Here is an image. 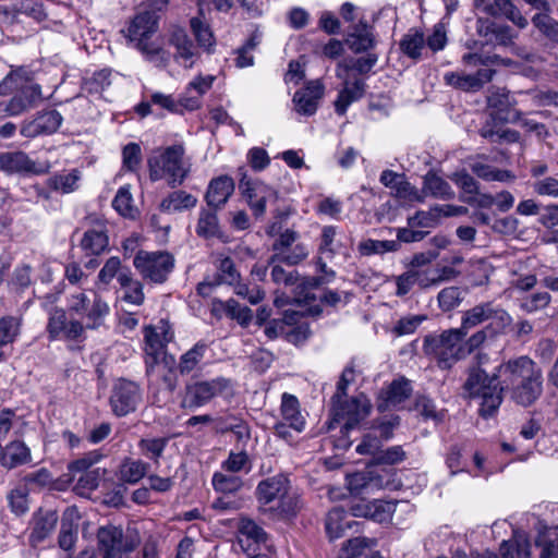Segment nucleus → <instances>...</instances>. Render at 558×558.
<instances>
[{
  "label": "nucleus",
  "instance_id": "nucleus-59",
  "mask_svg": "<svg viewBox=\"0 0 558 558\" xmlns=\"http://www.w3.org/2000/svg\"><path fill=\"white\" fill-rule=\"evenodd\" d=\"M480 34L482 35H488L492 34L495 37V40L498 45L501 46H509L512 44V39L514 38V34L512 33V29L508 25H499L496 23H488L485 26V29L481 27L478 29Z\"/></svg>",
  "mask_w": 558,
  "mask_h": 558
},
{
  "label": "nucleus",
  "instance_id": "nucleus-15",
  "mask_svg": "<svg viewBox=\"0 0 558 558\" xmlns=\"http://www.w3.org/2000/svg\"><path fill=\"white\" fill-rule=\"evenodd\" d=\"M542 368L536 365L529 375L513 387L508 393L510 399L522 407H531L542 396L544 390Z\"/></svg>",
  "mask_w": 558,
  "mask_h": 558
},
{
  "label": "nucleus",
  "instance_id": "nucleus-13",
  "mask_svg": "<svg viewBox=\"0 0 558 558\" xmlns=\"http://www.w3.org/2000/svg\"><path fill=\"white\" fill-rule=\"evenodd\" d=\"M536 365L537 363L527 355H520L500 363L496 367V375L499 376L502 393L513 389Z\"/></svg>",
  "mask_w": 558,
  "mask_h": 558
},
{
  "label": "nucleus",
  "instance_id": "nucleus-46",
  "mask_svg": "<svg viewBox=\"0 0 558 558\" xmlns=\"http://www.w3.org/2000/svg\"><path fill=\"white\" fill-rule=\"evenodd\" d=\"M365 57H361L357 59L351 58L350 60H344L340 62L337 66V71L342 72L344 74L350 71H355L359 74H367L377 63L378 56L377 53L366 52Z\"/></svg>",
  "mask_w": 558,
  "mask_h": 558
},
{
  "label": "nucleus",
  "instance_id": "nucleus-62",
  "mask_svg": "<svg viewBox=\"0 0 558 558\" xmlns=\"http://www.w3.org/2000/svg\"><path fill=\"white\" fill-rule=\"evenodd\" d=\"M462 291L458 287H448L438 293V304L442 311H451L462 301Z\"/></svg>",
  "mask_w": 558,
  "mask_h": 558
},
{
  "label": "nucleus",
  "instance_id": "nucleus-31",
  "mask_svg": "<svg viewBox=\"0 0 558 558\" xmlns=\"http://www.w3.org/2000/svg\"><path fill=\"white\" fill-rule=\"evenodd\" d=\"M412 392L410 380L405 378L395 379L385 391L381 392L383 403L378 404V409L386 410L396 407L405 401Z\"/></svg>",
  "mask_w": 558,
  "mask_h": 558
},
{
  "label": "nucleus",
  "instance_id": "nucleus-4",
  "mask_svg": "<svg viewBox=\"0 0 558 558\" xmlns=\"http://www.w3.org/2000/svg\"><path fill=\"white\" fill-rule=\"evenodd\" d=\"M464 393L472 399H481L480 414L483 417L492 416L502 402V388L496 369L489 375L478 365L468 369V377L463 385Z\"/></svg>",
  "mask_w": 558,
  "mask_h": 558
},
{
  "label": "nucleus",
  "instance_id": "nucleus-45",
  "mask_svg": "<svg viewBox=\"0 0 558 558\" xmlns=\"http://www.w3.org/2000/svg\"><path fill=\"white\" fill-rule=\"evenodd\" d=\"M58 522V514L56 511L41 512L35 520V525L32 530L31 538L36 542L44 541L54 530Z\"/></svg>",
  "mask_w": 558,
  "mask_h": 558
},
{
  "label": "nucleus",
  "instance_id": "nucleus-61",
  "mask_svg": "<svg viewBox=\"0 0 558 558\" xmlns=\"http://www.w3.org/2000/svg\"><path fill=\"white\" fill-rule=\"evenodd\" d=\"M20 332V319L13 316L0 319V347L12 343Z\"/></svg>",
  "mask_w": 558,
  "mask_h": 558
},
{
  "label": "nucleus",
  "instance_id": "nucleus-3",
  "mask_svg": "<svg viewBox=\"0 0 558 558\" xmlns=\"http://www.w3.org/2000/svg\"><path fill=\"white\" fill-rule=\"evenodd\" d=\"M159 16L154 12H138L130 22L126 37L135 43V47L145 54L146 59L158 68H165L170 54L159 44L150 40L158 29Z\"/></svg>",
  "mask_w": 558,
  "mask_h": 558
},
{
  "label": "nucleus",
  "instance_id": "nucleus-42",
  "mask_svg": "<svg viewBox=\"0 0 558 558\" xmlns=\"http://www.w3.org/2000/svg\"><path fill=\"white\" fill-rule=\"evenodd\" d=\"M217 209H205L199 211V218L196 226V233L198 236L209 239L220 236V227L218 217L216 214Z\"/></svg>",
  "mask_w": 558,
  "mask_h": 558
},
{
  "label": "nucleus",
  "instance_id": "nucleus-19",
  "mask_svg": "<svg viewBox=\"0 0 558 558\" xmlns=\"http://www.w3.org/2000/svg\"><path fill=\"white\" fill-rule=\"evenodd\" d=\"M49 168V163H37L24 151L0 154V169L7 173L44 174L48 172Z\"/></svg>",
  "mask_w": 558,
  "mask_h": 558
},
{
  "label": "nucleus",
  "instance_id": "nucleus-25",
  "mask_svg": "<svg viewBox=\"0 0 558 558\" xmlns=\"http://www.w3.org/2000/svg\"><path fill=\"white\" fill-rule=\"evenodd\" d=\"M495 70L480 69L475 74H462L458 72H448L444 75L446 84L460 88L462 90H478L484 84L490 82Z\"/></svg>",
  "mask_w": 558,
  "mask_h": 558
},
{
  "label": "nucleus",
  "instance_id": "nucleus-22",
  "mask_svg": "<svg viewBox=\"0 0 558 558\" xmlns=\"http://www.w3.org/2000/svg\"><path fill=\"white\" fill-rule=\"evenodd\" d=\"M513 102L510 99L509 92L506 89L493 90L487 97V106L490 109L489 117L493 121L504 123H517L522 113L512 109Z\"/></svg>",
  "mask_w": 558,
  "mask_h": 558
},
{
  "label": "nucleus",
  "instance_id": "nucleus-16",
  "mask_svg": "<svg viewBox=\"0 0 558 558\" xmlns=\"http://www.w3.org/2000/svg\"><path fill=\"white\" fill-rule=\"evenodd\" d=\"M161 332H159L156 327H146L145 328V366L146 374L148 376L155 374L156 368L159 366V360L162 355V351L165 350L166 343L172 340L173 335L167 330L165 326L159 327Z\"/></svg>",
  "mask_w": 558,
  "mask_h": 558
},
{
  "label": "nucleus",
  "instance_id": "nucleus-33",
  "mask_svg": "<svg viewBox=\"0 0 558 558\" xmlns=\"http://www.w3.org/2000/svg\"><path fill=\"white\" fill-rule=\"evenodd\" d=\"M423 192L442 201L453 199L456 195L450 184L433 171H428L424 177Z\"/></svg>",
  "mask_w": 558,
  "mask_h": 558
},
{
  "label": "nucleus",
  "instance_id": "nucleus-10",
  "mask_svg": "<svg viewBox=\"0 0 558 558\" xmlns=\"http://www.w3.org/2000/svg\"><path fill=\"white\" fill-rule=\"evenodd\" d=\"M133 264L145 279L162 283L174 267V258L166 252L141 251L135 255Z\"/></svg>",
  "mask_w": 558,
  "mask_h": 558
},
{
  "label": "nucleus",
  "instance_id": "nucleus-6",
  "mask_svg": "<svg viewBox=\"0 0 558 558\" xmlns=\"http://www.w3.org/2000/svg\"><path fill=\"white\" fill-rule=\"evenodd\" d=\"M68 311L70 315L78 317L85 330L102 326L110 308L97 293L80 291L68 298Z\"/></svg>",
  "mask_w": 558,
  "mask_h": 558
},
{
  "label": "nucleus",
  "instance_id": "nucleus-63",
  "mask_svg": "<svg viewBox=\"0 0 558 558\" xmlns=\"http://www.w3.org/2000/svg\"><path fill=\"white\" fill-rule=\"evenodd\" d=\"M190 24L198 45L206 50H209V48L215 44V39L209 27L197 17L191 19Z\"/></svg>",
  "mask_w": 558,
  "mask_h": 558
},
{
  "label": "nucleus",
  "instance_id": "nucleus-50",
  "mask_svg": "<svg viewBox=\"0 0 558 558\" xmlns=\"http://www.w3.org/2000/svg\"><path fill=\"white\" fill-rule=\"evenodd\" d=\"M106 470L100 468H94L93 470H89L88 472L81 474L74 482H76L74 486V490L81 495L84 496L93 490H95L101 481V478L105 476Z\"/></svg>",
  "mask_w": 558,
  "mask_h": 558
},
{
  "label": "nucleus",
  "instance_id": "nucleus-53",
  "mask_svg": "<svg viewBox=\"0 0 558 558\" xmlns=\"http://www.w3.org/2000/svg\"><path fill=\"white\" fill-rule=\"evenodd\" d=\"M221 469L229 473H239L251 471V461L245 449L241 448L239 452L231 451L228 458L221 463Z\"/></svg>",
  "mask_w": 558,
  "mask_h": 558
},
{
  "label": "nucleus",
  "instance_id": "nucleus-48",
  "mask_svg": "<svg viewBox=\"0 0 558 558\" xmlns=\"http://www.w3.org/2000/svg\"><path fill=\"white\" fill-rule=\"evenodd\" d=\"M214 489L221 494H234L243 487V480L235 473L216 472L213 475Z\"/></svg>",
  "mask_w": 558,
  "mask_h": 558
},
{
  "label": "nucleus",
  "instance_id": "nucleus-34",
  "mask_svg": "<svg viewBox=\"0 0 558 558\" xmlns=\"http://www.w3.org/2000/svg\"><path fill=\"white\" fill-rule=\"evenodd\" d=\"M102 454L98 450H93L85 453L83 457L70 462L68 464V473L63 476L66 477V483L74 482L81 474L93 470V466L100 461Z\"/></svg>",
  "mask_w": 558,
  "mask_h": 558
},
{
  "label": "nucleus",
  "instance_id": "nucleus-30",
  "mask_svg": "<svg viewBox=\"0 0 558 558\" xmlns=\"http://www.w3.org/2000/svg\"><path fill=\"white\" fill-rule=\"evenodd\" d=\"M32 462L31 449L21 440L9 442L2 450L1 465L8 470Z\"/></svg>",
  "mask_w": 558,
  "mask_h": 558
},
{
  "label": "nucleus",
  "instance_id": "nucleus-9",
  "mask_svg": "<svg viewBox=\"0 0 558 558\" xmlns=\"http://www.w3.org/2000/svg\"><path fill=\"white\" fill-rule=\"evenodd\" d=\"M331 411L336 422H343V429L349 430L356 427L361 421L365 420L372 409L367 397L360 393L351 399L331 398Z\"/></svg>",
  "mask_w": 558,
  "mask_h": 558
},
{
  "label": "nucleus",
  "instance_id": "nucleus-39",
  "mask_svg": "<svg viewBox=\"0 0 558 558\" xmlns=\"http://www.w3.org/2000/svg\"><path fill=\"white\" fill-rule=\"evenodd\" d=\"M239 532L242 536L246 538L247 545H244V539H240L241 546L244 550H248L251 547V543L253 544H262L267 539V534L255 521L250 518H241L239 522Z\"/></svg>",
  "mask_w": 558,
  "mask_h": 558
},
{
  "label": "nucleus",
  "instance_id": "nucleus-36",
  "mask_svg": "<svg viewBox=\"0 0 558 558\" xmlns=\"http://www.w3.org/2000/svg\"><path fill=\"white\" fill-rule=\"evenodd\" d=\"M196 204L197 198L194 195L180 190L174 191L165 197L160 203V209L167 213L182 211L194 208Z\"/></svg>",
  "mask_w": 558,
  "mask_h": 558
},
{
  "label": "nucleus",
  "instance_id": "nucleus-54",
  "mask_svg": "<svg viewBox=\"0 0 558 558\" xmlns=\"http://www.w3.org/2000/svg\"><path fill=\"white\" fill-rule=\"evenodd\" d=\"M221 307L226 311V314L235 319L240 325L247 326L252 318V310L246 306H241L235 300L230 299L226 302L218 301Z\"/></svg>",
  "mask_w": 558,
  "mask_h": 558
},
{
  "label": "nucleus",
  "instance_id": "nucleus-20",
  "mask_svg": "<svg viewBox=\"0 0 558 558\" xmlns=\"http://www.w3.org/2000/svg\"><path fill=\"white\" fill-rule=\"evenodd\" d=\"M62 120V116L54 109L38 112L33 120L23 122L21 134L28 138L53 134Z\"/></svg>",
  "mask_w": 558,
  "mask_h": 558
},
{
  "label": "nucleus",
  "instance_id": "nucleus-5",
  "mask_svg": "<svg viewBox=\"0 0 558 558\" xmlns=\"http://www.w3.org/2000/svg\"><path fill=\"white\" fill-rule=\"evenodd\" d=\"M466 331L451 328L440 335H428L424 339L423 350L427 355L434 356L440 368H450L458 361L465 359L462 340Z\"/></svg>",
  "mask_w": 558,
  "mask_h": 558
},
{
  "label": "nucleus",
  "instance_id": "nucleus-29",
  "mask_svg": "<svg viewBox=\"0 0 558 558\" xmlns=\"http://www.w3.org/2000/svg\"><path fill=\"white\" fill-rule=\"evenodd\" d=\"M169 44L177 50L174 58L182 60L185 68H191L194 64L195 47L183 28L174 27L171 31Z\"/></svg>",
  "mask_w": 558,
  "mask_h": 558
},
{
  "label": "nucleus",
  "instance_id": "nucleus-40",
  "mask_svg": "<svg viewBox=\"0 0 558 558\" xmlns=\"http://www.w3.org/2000/svg\"><path fill=\"white\" fill-rule=\"evenodd\" d=\"M262 41V34L259 31H254L250 38L235 50L234 63L238 68H248L254 64V52Z\"/></svg>",
  "mask_w": 558,
  "mask_h": 558
},
{
  "label": "nucleus",
  "instance_id": "nucleus-52",
  "mask_svg": "<svg viewBox=\"0 0 558 558\" xmlns=\"http://www.w3.org/2000/svg\"><path fill=\"white\" fill-rule=\"evenodd\" d=\"M376 546L374 538L355 537L344 543L341 548V558H360L364 555L366 549H371Z\"/></svg>",
  "mask_w": 558,
  "mask_h": 558
},
{
  "label": "nucleus",
  "instance_id": "nucleus-26",
  "mask_svg": "<svg viewBox=\"0 0 558 558\" xmlns=\"http://www.w3.org/2000/svg\"><path fill=\"white\" fill-rule=\"evenodd\" d=\"M324 85L319 81H312L303 89L295 92L293 96L295 110L304 116H313L324 96Z\"/></svg>",
  "mask_w": 558,
  "mask_h": 558
},
{
  "label": "nucleus",
  "instance_id": "nucleus-51",
  "mask_svg": "<svg viewBox=\"0 0 558 558\" xmlns=\"http://www.w3.org/2000/svg\"><path fill=\"white\" fill-rule=\"evenodd\" d=\"M308 254L310 252L307 246L303 243H298L294 246L287 248L284 252L274 254L269 259V264L278 262L289 266H294L306 259Z\"/></svg>",
  "mask_w": 558,
  "mask_h": 558
},
{
  "label": "nucleus",
  "instance_id": "nucleus-28",
  "mask_svg": "<svg viewBox=\"0 0 558 558\" xmlns=\"http://www.w3.org/2000/svg\"><path fill=\"white\" fill-rule=\"evenodd\" d=\"M280 413L282 422L288 423L291 429L302 433L305 429L306 420L300 409L298 398L291 393L284 392L281 397Z\"/></svg>",
  "mask_w": 558,
  "mask_h": 558
},
{
  "label": "nucleus",
  "instance_id": "nucleus-57",
  "mask_svg": "<svg viewBox=\"0 0 558 558\" xmlns=\"http://www.w3.org/2000/svg\"><path fill=\"white\" fill-rule=\"evenodd\" d=\"M494 7L498 13L505 15L519 28H525L527 26V20L510 0H495Z\"/></svg>",
  "mask_w": 558,
  "mask_h": 558
},
{
  "label": "nucleus",
  "instance_id": "nucleus-7",
  "mask_svg": "<svg viewBox=\"0 0 558 558\" xmlns=\"http://www.w3.org/2000/svg\"><path fill=\"white\" fill-rule=\"evenodd\" d=\"M486 322H489L487 330L492 333H501L511 325L512 318L505 308L488 301L465 311L462 315L461 328L468 332L469 329Z\"/></svg>",
  "mask_w": 558,
  "mask_h": 558
},
{
  "label": "nucleus",
  "instance_id": "nucleus-21",
  "mask_svg": "<svg viewBox=\"0 0 558 558\" xmlns=\"http://www.w3.org/2000/svg\"><path fill=\"white\" fill-rule=\"evenodd\" d=\"M338 78L343 81L337 99L333 101L335 111L338 116H344L348 108L355 101L362 99L366 93V83L362 78L349 80L342 72L337 71Z\"/></svg>",
  "mask_w": 558,
  "mask_h": 558
},
{
  "label": "nucleus",
  "instance_id": "nucleus-44",
  "mask_svg": "<svg viewBox=\"0 0 558 558\" xmlns=\"http://www.w3.org/2000/svg\"><path fill=\"white\" fill-rule=\"evenodd\" d=\"M351 527V522L347 520L345 511L341 508H333L326 518V532L330 539L340 538L345 529Z\"/></svg>",
  "mask_w": 558,
  "mask_h": 558
},
{
  "label": "nucleus",
  "instance_id": "nucleus-27",
  "mask_svg": "<svg viewBox=\"0 0 558 558\" xmlns=\"http://www.w3.org/2000/svg\"><path fill=\"white\" fill-rule=\"evenodd\" d=\"M234 192V181L229 175L213 179L207 187L205 199L213 209H220Z\"/></svg>",
  "mask_w": 558,
  "mask_h": 558
},
{
  "label": "nucleus",
  "instance_id": "nucleus-41",
  "mask_svg": "<svg viewBox=\"0 0 558 558\" xmlns=\"http://www.w3.org/2000/svg\"><path fill=\"white\" fill-rule=\"evenodd\" d=\"M73 514L72 510H66L61 519L58 544L63 550L72 549L77 539V523L74 522Z\"/></svg>",
  "mask_w": 558,
  "mask_h": 558
},
{
  "label": "nucleus",
  "instance_id": "nucleus-11",
  "mask_svg": "<svg viewBox=\"0 0 558 558\" xmlns=\"http://www.w3.org/2000/svg\"><path fill=\"white\" fill-rule=\"evenodd\" d=\"M97 539L102 558H124V555L133 551L138 544V539L124 535L123 530L114 525L101 526Z\"/></svg>",
  "mask_w": 558,
  "mask_h": 558
},
{
  "label": "nucleus",
  "instance_id": "nucleus-64",
  "mask_svg": "<svg viewBox=\"0 0 558 558\" xmlns=\"http://www.w3.org/2000/svg\"><path fill=\"white\" fill-rule=\"evenodd\" d=\"M383 440L375 433H367L362 441L356 446V452L360 454L374 456L375 459L381 452Z\"/></svg>",
  "mask_w": 558,
  "mask_h": 558
},
{
  "label": "nucleus",
  "instance_id": "nucleus-60",
  "mask_svg": "<svg viewBox=\"0 0 558 558\" xmlns=\"http://www.w3.org/2000/svg\"><path fill=\"white\" fill-rule=\"evenodd\" d=\"M112 207L124 217H133L134 215V206H133V197L130 192L129 186H121L113 201Z\"/></svg>",
  "mask_w": 558,
  "mask_h": 558
},
{
  "label": "nucleus",
  "instance_id": "nucleus-24",
  "mask_svg": "<svg viewBox=\"0 0 558 558\" xmlns=\"http://www.w3.org/2000/svg\"><path fill=\"white\" fill-rule=\"evenodd\" d=\"M240 186L256 217H262L265 214L267 203L277 201V192L262 182L251 183L242 180Z\"/></svg>",
  "mask_w": 558,
  "mask_h": 558
},
{
  "label": "nucleus",
  "instance_id": "nucleus-56",
  "mask_svg": "<svg viewBox=\"0 0 558 558\" xmlns=\"http://www.w3.org/2000/svg\"><path fill=\"white\" fill-rule=\"evenodd\" d=\"M169 440V437L143 438L138 442V448L141 449L144 456L154 460L157 463L159 458L162 456L163 450L167 447Z\"/></svg>",
  "mask_w": 558,
  "mask_h": 558
},
{
  "label": "nucleus",
  "instance_id": "nucleus-14",
  "mask_svg": "<svg viewBox=\"0 0 558 558\" xmlns=\"http://www.w3.org/2000/svg\"><path fill=\"white\" fill-rule=\"evenodd\" d=\"M142 400L140 386L131 380L119 379L112 389L110 404L117 416L134 412Z\"/></svg>",
  "mask_w": 558,
  "mask_h": 558
},
{
  "label": "nucleus",
  "instance_id": "nucleus-32",
  "mask_svg": "<svg viewBox=\"0 0 558 558\" xmlns=\"http://www.w3.org/2000/svg\"><path fill=\"white\" fill-rule=\"evenodd\" d=\"M81 178V171L72 169L69 172L54 173L47 179L46 184L53 192L70 194L78 189Z\"/></svg>",
  "mask_w": 558,
  "mask_h": 558
},
{
  "label": "nucleus",
  "instance_id": "nucleus-18",
  "mask_svg": "<svg viewBox=\"0 0 558 558\" xmlns=\"http://www.w3.org/2000/svg\"><path fill=\"white\" fill-rule=\"evenodd\" d=\"M389 481L374 470L355 472L347 476V485L352 495L365 497L385 488Z\"/></svg>",
  "mask_w": 558,
  "mask_h": 558
},
{
  "label": "nucleus",
  "instance_id": "nucleus-58",
  "mask_svg": "<svg viewBox=\"0 0 558 558\" xmlns=\"http://www.w3.org/2000/svg\"><path fill=\"white\" fill-rule=\"evenodd\" d=\"M535 27L551 41L558 44V22L546 13L535 14L532 19Z\"/></svg>",
  "mask_w": 558,
  "mask_h": 558
},
{
  "label": "nucleus",
  "instance_id": "nucleus-23",
  "mask_svg": "<svg viewBox=\"0 0 558 558\" xmlns=\"http://www.w3.org/2000/svg\"><path fill=\"white\" fill-rule=\"evenodd\" d=\"M344 44L354 53L371 51L376 46L372 26L364 19H360L349 27Z\"/></svg>",
  "mask_w": 558,
  "mask_h": 558
},
{
  "label": "nucleus",
  "instance_id": "nucleus-8",
  "mask_svg": "<svg viewBox=\"0 0 558 558\" xmlns=\"http://www.w3.org/2000/svg\"><path fill=\"white\" fill-rule=\"evenodd\" d=\"M232 389V381L226 377H216L210 380H198L187 384L182 407L195 409L210 402L215 397L222 396Z\"/></svg>",
  "mask_w": 558,
  "mask_h": 558
},
{
  "label": "nucleus",
  "instance_id": "nucleus-35",
  "mask_svg": "<svg viewBox=\"0 0 558 558\" xmlns=\"http://www.w3.org/2000/svg\"><path fill=\"white\" fill-rule=\"evenodd\" d=\"M400 50L409 58L417 60L425 49L424 33L417 28H410L400 40Z\"/></svg>",
  "mask_w": 558,
  "mask_h": 558
},
{
  "label": "nucleus",
  "instance_id": "nucleus-38",
  "mask_svg": "<svg viewBox=\"0 0 558 558\" xmlns=\"http://www.w3.org/2000/svg\"><path fill=\"white\" fill-rule=\"evenodd\" d=\"M33 72L27 66L12 68L10 73L0 83V94L8 95L13 89H19L23 85L31 83Z\"/></svg>",
  "mask_w": 558,
  "mask_h": 558
},
{
  "label": "nucleus",
  "instance_id": "nucleus-55",
  "mask_svg": "<svg viewBox=\"0 0 558 558\" xmlns=\"http://www.w3.org/2000/svg\"><path fill=\"white\" fill-rule=\"evenodd\" d=\"M241 276L238 271L234 262L230 257H223L219 260L217 266V275L215 279L219 284L232 286L240 280Z\"/></svg>",
  "mask_w": 558,
  "mask_h": 558
},
{
  "label": "nucleus",
  "instance_id": "nucleus-17",
  "mask_svg": "<svg viewBox=\"0 0 558 558\" xmlns=\"http://www.w3.org/2000/svg\"><path fill=\"white\" fill-rule=\"evenodd\" d=\"M85 220L88 229L81 240V247L86 255H100L109 246L106 222L95 215L86 217Z\"/></svg>",
  "mask_w": 558,
  "mask_h": 558
},
{
  "label": "nucleus",
  "instance_id": "nucleus-43",
  "mask_svg": "<svg viewBox=\"0 0 558 558\" xmlns=\"http://www.w3.org/2000/svg\"><path fill=\"white\" fill-rule=\"evenodd\" d=\"M28 496V486L20 481L8 494V501L11 511L16 515L25 514L29 509Z\"/></svg>",
  "mask_w": 558,
  "mask_h": 558
},
{
  "label": "nucleus",
  "instance_id": "nucleus-12",
  "mask_svg": "<svg viewBox=\"0 0 558 558\" xmlns=\"http://www.w3.org/2000/svg\"><path fill=\"white\" fill-rule=\"evenodd\" d=\"M48 314L49 317L46 329L49 339L56 340L63 338L71 341H83L85 339L82 322L77 319L68 322L66 313L63 308L51 307Z\"/></svg>",
  "mask_w": 558,
  "mask_h": 558
},
{
  "label": "nucleus",
  "instance_id": "nucleus-1",
  "mask_svg": "<svg viewBox=\"0 0 558 558\" xmlns=\"http://www.w3.org/2000/svg\"><path fill=\"white\" fill-rule=\"evenodd\" d=\"M263 513L272 519H290L298 514L302 501L296 492L290 487L287 476L278 474L260 481L255 490Z\"/></svg>",
  "mask_w": 558,
  "mask_h": 558
},
{
  "label": "nucleus",
  "instance_id": "nucleus-2",
  "mask_svg": "<svg viewBox=\"0 0 558 558\" xmlns=\"http://www.w3.org/2000/svg\"><path fill=\"white\" fill-rule=\"evenodd\" d=\"M149 179L153 182L165 179L172 189L183 184L191 172V163L185 158L182 144H174L156 150L147 160Z\"/></svg>",
  "mask_w": 558,
  "mask_h": 558
},
{
  "label": "nucleus",
  "instance_id": "nucleus-47",
  "mask_svg": "<svg viewBox=\"0 0 558 558\" xmlns=\"http://www.w3.org/2000/svg\"><path fill=\"white\" fill-rule=\"evenodd\" d=\"M206 350L207 345L204 342H197L194 344L193 348L181 355L178 364L179 372L182 375H185L194 371L204 359Z\"/></svg>",
  "mask_w": 558,
  "mask_h": 558
},
{
  "label": "nucleus",
  "instance_id": "nucleus-49",
  "mask_svg": "<svg viewBox=\"0 0 558 558\" xmlns=\"http://www.w3.org/2000/svg\"><path fill=\"white\" fill-rule=\"evenodd\" d=\"M148 469L149 464L142 460L126 459L121 465V480L129 484H135L146 475Z\"/></svg>",
  "mask_w": 558,
  "mask_h": 558
},
{
  "label": "nucleus",
  "instance_id": "nucleus-37",
  "mask_svg": "<svg viewBox=\"0 0 558 558\" xmlns=\"http://www.w3.org/2000/svg\"><path fill=\"white\" fill-rule=\"evenodd\" d=\"M395 510L396 502L375 499L374 501L365 506V510L363 512L355 511L354 515L368 517L376 522L384 523L389 522L391 520Z\"/></svg>",
  "mask_w": 558,
  "mask_h": 558
}]
</instances>
